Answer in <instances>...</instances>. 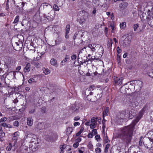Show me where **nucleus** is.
I'll list each match as a JSON object with an SVG mask.
<instances>
[{
	"mask_svg": "<svg viewBox=\"0 0 153 153\" xmlns=\"http://www.w3.org/2000/svg\"><path fill=\"white\" fill-rule=\"evenodd\" d=\"M138 25L137 24H136L133 25V27L134 29V31H137V30L138 27Z\"/></svg>",
	"mask_w": 153,
	"mask_h": 153,
	"instance_id": "473e14b6",
	"label": "nucleus"
},
{
	"mask_svg": "<svg viewBox=\"0 0 153 153\" xmlns=\"http://www.w3.org/2000/svg\"><path fill=\"white\" fill-rule=\"evenodd\" d=\"M68 59L69 56L68 55H66L65 58V59L63 60L64 62L65 63V62H66L67 61V59Z\"/></svg>",
	"mask_w": 153,
	"mask_h": 153,
	"instance_id": "052dcab7",
	"label": "nucleus"
},
{
	"mask_svg": "<svg viewBox=\"0 0 153 153\" xmlns=\"http://www.w3.org/2000/svg\"><path fill=\"white\" fill-rule=\"evenodd\" d=\"M12 144L11 143H9L8 146L7 147L6 149L8 151H10L11 150L12 147Z\"/></svg>",
	"mask_w": 153,
	"mask_h": 153,
	"instance_id": "72a5a7b5",
	"label": "nucleus"
},
{
	"mask_svg": "<svg viewBox=\"0 0 153 153\" xmlns=\"http://www.w3.org/2000/svg\"><path fill=\"white\" fill-rule=\"evenodd\" d=\"M132 86L133 87V86L132 85H131V83L129 85L127 86H123L121 87L120 88V91L121 92L124 94H127V93L128 91L131 88V86Z\"/></svg>",
	"mask_w": 153,
	"mask_h": 153,
	"instance_id": "1a4fd4ad",
	"label": "nucleus"
},
{
	"mask_svg": "<svg viewBox=\"0 0 153 153\" xmlns=\"http://www.w3.org/2000/svg\"><path fill=\"white\" fill-rule=\"evenodd\" d=\"M110 147V144H108L106 145L105 149V152L107 153L108 152V149Z\"/></svg>",
	"mask_w": 153,
	"mask_h": 153,
	"instance_id": "e433bc0d",
	"label": "nucleus"
},
{
	"mask_svg": "<svg viewBox=\"0 0 153 153\" xmlns=\"http://www.w3.org/2000/svg\"><path fill=\"white\" fill-rule=\"evenodd\" d=\"M153 139L151 138H146L144 139L143 143L144 146L148 149L152 147Z\"/></svg>",
	"mask_w": 153,
	"mask_h": 153,
	"instance_id": "f03ea898",
	"label": "nucleus"
},
{
	"mask_svg": "<svg viewBox=\"0 0 153 153\" xmlns=\"http://www.w3.org/2000/svg\"><path fill=\"white\" fill-rule=\"evenodd\" d=\"M84 130V128L83 127H81L80 128V130L78 131V132L76 133V136H79L80 134Z\"/></svg>",
	"mask_w": 153,
	"mask_h": 153,
	"instance_id": "2f4dec72",
	"label": "nucleus"
},
{
	"mask_svg": "<svg viewBox=\"0 0 153 153\" xmlns=\"http://www.w3.org/2000/svg\"><path fill=\"white\" fill-rule=\"evenodd\" d=\"M88 138H92L93 137V134L92 132L90 133L88 135Z\"/></svg>",
	"mask_w": 153,
	"mask_h": 153,
	"instance_id": "5fc2aeb1",
	"label": "nucleus"
},
{
	"mask_svg": "<svg viewBox=\"0 0 153 153\" xmlns=\"http://www.w3.org/2000/svg\"><path fill=\"white\" fill-rule=\"evenodd\" d=\"M14 73L13 71H11L8 74H7V76H10V75H11L12 77L13 78V76H14Z\"/></svg>",
	"mask_w": 153,
	"mask_h": 153,
	"instance_id": "de8ad7c7",
	"label": "nucleus"
},
{
	"mask_svg": "<svg viewBox=\"0 0 153 153\" xmlns=\"http://www.w3.org/2000/svg\"><path fill=\"white\" fill-rule=\"evenodd\" d=\"M34 81H35L34 79L33 78L30 79L28 80V82L30 83H31L33 82H34Z\"/></svg>",
	"mask_w": 153,
	"mask_h": 153,
	"instance_id": "bf43d9fd",
	"label": "nucleus"
},
{
	"mask_svg": "<svg viewBox=\"0 0 153 153\" xmlns=\"http://www.w3.org/2000/svg\"><path fill=\"white\" fill-rule=\"evenodd\" d=\"M88 147L90 149H92L93 148V145L91 142H89L88 145Z\"/></svg>",
	"mask_w": 153,
	"mask_h": 153,
	"instance_id": "c03bdc74",
	"label": "nucleus"
},
{
	"mask_svg": "<svg viewBox=\"0 0 153 153\" xmlns=\"http://www.w3.org/2000/svg\"><path fill=\"white\" fill-rule=\"evenodd\" d=\"M90 127L91 129H94L96 127V125L95 123H93L91 124L90 125Z\"/></svg>",
	"mask_w": 153,
	"mask_h": 153,
	"instance_id": "a18cd8bd",
	"label": "nucleus"
},
{
	"mask_svg": "<svg viewBox=\"0 0 153 153\" xmlns=\"http://www.w3.org/2000/svg\"><path fill=\"white\" fill-rule=\"evenodd\" d=\"M148 16L146 17V21L148 24L151 27H153V13L150 10L148 11Z\"/></svg>",
	"mask_w": 153,
	"mask_h": 153,
	"instance_id": "20e7f679",
	"label": "nucleus"
},
{
	"mask_svg": "<svg viewBox=\"0 0 153 153\" xmlns=\"http://www.w3.org/2000/svg\"><path fill=\"white\" fill-rule=\"evenodd\" d=\"M19 136V132L17 131L14 133L12 137V139L13 140L16 141Z\"/></svg>",
	"mask_w": 153,
	"mask_h": 153,
	"instance_id": "aec40b11",
	"label": "nucleus"
},
{
	"mask_svg": "<svg viewBox=\"0 0 153 153\" xmlns=\"http://www.w3.org/2000/svg\"><path fill=\"white\" fill-rule=\"evenodd\" d=\"M73 129L72 128L69 127L67 129L66 131V134L67 135H69L72 132Z\"/></svg>",
	"mask_w": 153,
	"mask_h": 153,
	"instance_id": "412c9836",
	"label": "nucleus"
},
{
	"mask_svg": "<svg viewBox=\"0 0 153 153\" xmlns=\"http://www.w3.org/2000/svg\"><path fill=\"white\" fill-rule=\"evenodd\" d=\"M77 33H75L74 36V44L77 45H79L82 43V39L79 38L78 36Z\"/></svg>",
	"mask_w": 153,
	"mask_h": 153,
	"instance_id": "0eeeda50",
	"label": "nucleus"
},
{
	"mask_svg": "<svg viewBox=\"0 0 153 153\" xmlns=\"http://www.w3.org/2000/svg\"><path fill=\"white\" fill-rule=\"evenodd\" d=\"M117 49L118 53H120L121 52V51L120 49V47H117Z\"/></svg>",
	"mask_w": 153,
	"mask_h": 153,
	"instance_id": "338daca9",
	"label": "nucleus"
},
{
	"mask_svg": "<svg viewBox=\"0 0 153 153\" xmlns=\"http://www.w3.org/2000/svg\"><path fill=\"white\" fill-rule=\"evenodd\" d=\"M80 117L79 116H76L74 118V121H77L79 120Z\"/></svg>",
	"mask_w": 153,
	"mask_h": 153,
	"instance_id": "13d9d810",
	"label": "nucleus"
},
{
	"mask_svg": "<svg viewBox=\"0 0 153 153\" xmlns=\"http://www.w3.org/2000/svg\"><path fill=\"white\" fill-rule=\"evenodd\" d=\"M98 120L99 119L97 117H92L91 119V122L92 123H95L97 122Z\"/></svg>",
	"mask_w": 153,
	"mask_h": 153,
	"instance_id": "bb28decb",
	"label": "nucleus"
},
{
	"mask_svg": "<svg viewBox=\"0 0 153 153\" xmlns=\"http://www.w3.org/2000/svg\"><path fill=\"white\" fill-rule=\"evenodd\" d=\"M79 145V144L78 143H76V142H75L73 144V146L75 148H76L77 147H78Z\"/></svg>",
	"mask_w": 153,
	"mask_h": 153,
	"instance_id": "4d7b16f0",
	"label": "nucleus"
},
{
	"mask_svg": "<svg viewBox=\"0 0 153 153\" xmlns=\"http://www.w3.org/2000/svg\"><path fill=\"white\" fill-rule=\"evenodd\" d=\"M86 20L84 19H80L79 23L81 25H83L85 22Z\"/></svg>",
	"mask_w": 153,
	"mask_h": 153,
	"instance_id": "c9c22d12",
	"label": "nucleus"
},
{
	"mask_svg": "<svg viewBox=\"0 0 153 153\" xmlns=\"http://www.w3.org/2000/svg\"><path fill=\"white\" fill-rule=\"evenodd\" d=\"M140 98L138 97L134 98L131 100H130L129 104L130 106H131L133 107H135L139 104L140 102L139 99Z\"/></svg>",
	"mask_w": 153,
	"mask_h": 153,
	"instance_id": "423d86ee",
	"label": "nucleus"
},
{
	"mask_svg": "<svg viewBox=\"0 0 153 153\" xmlns=\"http://www.w3.org/2000/svg\"><path fill=\"white\" fill-rule=\"evenodd\" d=\"M27 137L30 139V142L31 143H33V145H35L34 147H37L38 146L39 142H38L37 137L35 135L33 134H28Z\"/></svg>",
	"mask_w": 153,
	"mask_h": 153,
	"instance_id": "7ed1b4c3",
	"label": "nucleus"
},
{
	"mask_svg": "<svg viewBox=\"0 0 153 153\" xmlns=\"http://www.w3.org/2000/svg\"><path fill=\"white\" fill-rule=\"evenodd\" d=\"M76 55H73L71 56V59L72 60H74L76 59Z\"/></svg>",
	"mask_w": 153,
	"mask_h": 153,
	"instance_id": "603ef678",
	"label": "nucleus"
},
{
	"mask_svg": "<svg viewBox=\"0 0 153 153\" xmlns=\"http://www.w3.org/2000/svg\"><path fill=\"white\" fill-rule=\"evenodd\" d=\"M44 16L45 18L47 19L49 21L51 20L52 19V18H51V16H50V13H48V15H47L45 14H44Z\"/></svg>",
	"mask_w": 153,
	"mask_h": 153,
	"instance_id": "393cba45",
	"label": "nucleus"
},
{
	"mask_svg": "<svg viewBox=\"0 0 153 153\" xmlns=\"http://www.w3.org/2000/svg\"><path fill=\"white\" fill-rule=\"evenodd\" d=\"M41 63L38 62L34 63V65L37 68H39L41 65Z\"/></svg>",
	"mask_w": 153,
	"mask_h": 153,
	"instance_id": "37998d69",
	"label": "nucleus"
},
{
	"mask_svg": "<svg viewBox=\"0 0 153 153\" xmlns=\"http://www.w3.org/2000/svg\"><path fill=\"white\" fill-rule=\"evenodd\" d=\"M108 141H110L108 140V137H105L104 139V141L105 143H108Z\"/></svg>",
	"mask_w": 153,
	"mask_h": 153,
	"instance_id": "69168bd1",
	"label": "nucleus"
},
{
	"mask_svg": "<svg viewBox=\"0 0 153 153\" xmlns=\"http://www.w3.org/2000/svg\"><path fill=\"white\" fill-rule=\"evenodd\" d=\"M45 128V125L43 122H39L37 124L36 126L35 130L37 131L42 130Z\"/></svg>",
	"mask_w": 153,
	"mask_h": 153,
	"instance_id": "f8f14e48",
	"label": "nucleus"
},
{
	"mask_svg": "<svg viewBox=\"0 0 153 153\" xmlns=\"http://www.w3.org/2000/svg\"><path fill=\"white\" fill-rule=\"evenodd\" d=\"M128 3H127L125 2H122L120 3L119 5V7L122 8H124L126 7L128 5Z\"/></svg>",
	"mask_w": 153,
	"mask_h": 153,
	"instance_id": "b1692460",
	"label": "nucleus"
},
{
	"mask_svg": "<svg viewBox=\"0 0 153 153\" xmlns=\"http://www.w3.org/2000/svg\"><path fill=\"white\" fill-rule=\"evenodd\" d=\"M81 138L80 137H78L77 139H76L75 140V142L79 144V143L81 141Z\"/></svg>",
	"mask_w": 153,
	"mask_h": 153,
	"instance_id": "3c124183",
	"label": "nucleus"
},
{
	"mask_svg": "<svg viewBox=\"0 0 153 153\" xmlns=\"http://www.w3.org/2000/svg\"><path fill=\"white\" fill-rule=\"evenodd\" d=\"M98 48L99 50H98V51L97 52V53L99 55V56H98L99 58H101L104 52V49L103 47L99 44H97V47L96 48Z\"/></svg>",
	"mask_w": 153,
	"mask_h": 153,
	"instance_id": "9d476101",
	"label": "nucleus"
},
{
	"mask_svg": "<svg viewBox=\"0 0 153 153\" xmlns=\"http://www.w3.org/2000/svg\"><path fill=\"white\" fill-rule=\"evenodd\" d=\"M142 137H141L140 138V140L139 141V145L140 146H141L142 145V142L143 141V140L142 141Z\"/></svg>",
	"mask_w": 153,
	"mask_h": 153,
	"instance_id": "09e8293b",
	"label": "nucleus"
},
{
	"mask_svg": "<svg viewBox=\"0 0 153 153\" xmlns=\"http://www.w3.org/2000/svg\"><path fill=\"white\" fill-rule=\"evenodd\" d=\"M5 134L4 132H3L2 128L0 126V136L2 137H4L5 136Z\"/></svg>",
	"mask_w": 153,
	"mask_h": 153,
	"instance_id": "7c9ffc66",
	"label": "nucleus"
},
{
	"mask_svg": "<svg viewBox=\"0 0 153 153\" xmlns=\"http://www.w3.org/2000/svg\"><path fill=\"white\" fill-rule=\"evenodd\" d=\"M92 134H94L95 135L97 134V130L96 129H94L92 130Z\"/></svg>",
	"mask_w": 153,
	"mask_h": 153,
	"instance_id": "8fccbe9b",
	"label": "nucleus"
},
{
	"mask_svg": "<svg viewBox=\"0 0 153 153\" xmlns=\"http://www.w3.org/2000/svg\"><path fill=\"white\" fill-rule=\"evenodd\" d=\"M13 124L14 126L18 127L19 126V122L18 121L16 120L13 122Z\"/></svg>",
	"mask_w": 153,
	"mask_h": 153,
	"instance_id": "79ce46f5",
	"label": "nucleus"
},
{
	"mask_svg": "<svg viewBox=\"0 0 153 153\" xmlns=\"http://www.w3.org/2000/svg\"><path fill=\"white\" fill-rule=\"evenodd\" d=\"M74 125L75 126H79L80 125V123L79 122H75L74 123Z\"/></svg>",
	"mask_w": 153,
	"mask_h": 153,
	"instance_id": "e2e57ef3",
	"label": "nucleus"
},
{
	"mask_svg": "<svg viewBox=\"0 0 153 153\" xmlns=\"http://www.w3.org/2000/svg\"><path fill=\"white\" fill-rule=\"evenodd\" d=\"M85 32H82V31H79L77 33L78 36L79 38L80 37L82 38L83 37L84 34Z\"/></svg>",
	"mask_w": 153,
	"mask_h": 153,
	"instance_id": "5701e85b",
	"label": "nucleus"
},
{
	"mask_svg": "<svg viewBox=\"0 0 153 153\" xmlns=\"http://www.w3.org/2000/svg\"><path fill=\"white\" fill-rule=\"evenodd\" d=\"M133 126L132 125L126 126L121 130L120 136L126 144L129 143L132 136L133 132Z\"/></svg>",
	"mask_w": 153,
	"mask_h": 153,
	"instance_id": "f257e3e1",
	"label": "nucleus"
},
{
	"mask_svg": "<svg viewBox=\"0 0 153 153\" xmlns=\"http://www.w3.org/2000/svg\"><path fill=\"white\" fill-rule=\"evenodd\" d=\"M50 63L52 65L55 66L57 65V62L56 59L52 58L50 60Z\"/></svg>",
	"mask_w": 153,
	"mask_h": 153,
	"instance_id": "6ab92c4d",
	"label": "nucleus"
},
{
	"mask_svg": "<svg viewBox=\"0 0 153 153\" xmlns=\"http://www.w3.org/2000/svg\"><path fill=\"white\" fill-rule=\"evenodd\" d=\"M115 83L116 85H121L122 82L123 78L122 77L118 78L117 77L114 78Z\"/></svg>",
	"mask_w": 153,
	"mask_h": 153,
	"instance_id": "2eb2a0df",
	"label": "nucleus"
},
{
	"mask_svg": "<svg viewBox=\"0 0 153 153\" xmlns=\"http://www.w3.org/2000/svg\"><path fill=\"white\" fill-rule=\"evenodd\" d=\"M126 26V22H123L120 24V27L121 29H123Z\"/></svg>",
	"mask_w": 153,
	"mask_h": 153,
	"instance_id": "c85d7f7f",
	"label": "nucleus"
},
{
	"mask_svg": "<svg viewBox=\"0 0 153 153\" xmlns=\"http://www.w3.org/2000/svg\"><path fill=\"white\" fill-rule=\"evenodd\" d=\"M95 88L94 86V85H92L89 88H87L85 92V95L87 96V97L89 96V95H92L93 93L91 91H93Z\"/></svg>",
	"mask_w": 153,
	"mask_h": 153,
	"instance_id": "6e6552de",
	"label": "nucleus"
},
{
	"mask_svg": "<svg viewBox=\"0 0 153 153\" xmlns=\"http://www.w3.org/2000/svg\"><path fill=\"white\" fill-rule=\"evenodd\" d=\"M146 109L145 108H143L139 112V114L137 116V117L134 120L133 122V125H135L137 123L139 120L143 116Z\"/></svg>",
	"mask_w": 153,
	"mask_h": 153,
	"instance_id": "39448f33",
	"label": "nucleus"
},
{
	"mask_svg": "<svg viewBox=\"0 0 153 153\" xmlns=\"http://www.w3.org/2000/svg\"><path fill=\"white\" fill-rule=\"evenodd\" d=\"M42 112L43 113L46 112V108L45 107H42L41 109Z\"/></svg>",
	"mask_w": 153,
	"mask_h": 153,
	"instance_id": "0e129e2a",
	"label": "nucleus"
},
{
	"mask_svg": "<svg viewBox=\"0 0 153 153\" xmlns=\"http://www.w3.org/2000/svg\"><path fill=\"white\" fill-rule=\"evenodd\" d=\"M90 123H91L90 121H89L86 122L85 123V125H86L87 126H90V124H91Z\"/></svg>",
	"mask_w": 153,
	"mask_h": 153,
	"instance_id": "774afa93",
	"label": "nucleus"
},
{
	"mask_svg": "<svg viewBox=\"0 0 153 153\" xmlns=\"http://www.w3.org/2000/svg\"><path fill=\"white\" fill-rule=\"evenodd\" d=\"M33 120L32 117H28L27 119V124L29 126H31L33 124Z\"/></svg>",
	"mask_w": 153,
	"mask_h": 153,
	"instance_id": "a211bd4d",
	"label": "nucleus"
},
{
	"mask_svg": "<svg viewBox=\"0 0 153 153\" xmlns=\"http://www.w3.org/2000/svg\"><path fill=\"white\" fill-rule=\"evenodd\" d=\"M110 42L109 41H108L107 42V46H110V45H111V46H112V40L111 39L110 40Z\"/></svg>",
	"mask_w": 153,
	"mask_h": 153,
	"instance_id": "a19ab883",
	"label": "nucleus"
},
{
	"mask_svg": "<svg viewBox=\"0 0 153 153\" xmlns=\"http://www.w3.org/2000/svg\"><path fill=\"white\" fill-rule=\"evenodd\" d=\"M101 152V149L100 148L97 147L95 149L96 153H100Z\"/></svg>",
	"mask_w": 153,
	"mask_h": 153,
	"instance_id": "ea45409f",
	"label": "nucleus"
},
{
	"mask_svg": "<svg viewBox=\"0 0 153 153\" xmlns=\"http://www.w3.org/2000/svg\"><path fill=\"white\" fill-rule=\"evenodd\" d=\"M16 45L17 46H20V47H19L20 48H21V46H22V43L19 42H16Z\"/></svg>",
	"mask_w": 153,
	"mask_h": 153,
	"instance_id": "680f3d73",
	"label": "nucleus"
},
{
	"mask_svg": "<svg viewBox=\"0 0 153 153\" xmlns=\"http://www.w3.org/2000/svg\"><path fill=\"white\" fill-rule=\"evenodd\" d=\"M109 27H111L112 30L111 31V32H114V26L113 23H112L111 22L109 25Z\"/></svg>",
	"mask_w": 153,
	"mask_h": 153,
	"instance_id": "a878e982",
	"label": "nucleus"
},
{
	"mask_svg": "<svg viewBox=\"0 0 153 153\" xmlns=\"http://www.w3.org/2000/svg\"><path fill=\"white\" fill-rule=\"evenodd\" d=\"M70 25L69 24L66 25L65 28V33L66 34H68L69 33L70 30Z\"/></svg>",
	"mask_w": 153,
	"mask_h": 153,
	"instance_id": "cd10ccee",
	"label": "nucleus"
},
{
	"mask_svg": "<svg viewBox=\"0 0 153 153\" xmlns=\"http://www.w3.org/2000/svg\"><path fill=\"white\" fill-rule=\"evenodd\" d=\"M7 119L6 117H3L0 119V123L5 122L6 121Z\"/></svg>",
	"mask_w": 153,
	"mask_h": 153,
	"instance_id": "49530a36",
	"label": "nucleus"
},
{
	"mask_svg": "<svg viewBox=\"0 0 153 153\" xmlns=\"http://www.w3.org/2000/svg\"><path fill=\"white\" fill-rule=\"evenodd\" d=\"M129 111L128 110H123L120 113V117L121 118H127L128 116Z\"/></svg>",
	"mask_w": 153,
	"mask_h": 153,
	"instance_id": "9b49d317",
	"label": "nucleus"
},
{
	"mask_svg": "<svg viewBox=\"0 0 153 153\" xmlns=\"http://www.w3.org/2000/svg\"><path fill=\"white\" fill-rule=\"evenodd\" d=\"M0 126H1H1H2L3 127H6L7 128V123H3L1 124Z\"/></svg>",
	"mask_w": 153,
	"mask_h": 153,
	"instance_id": "864d4df0",
	"label": "nucleus"
},
{
	"mask_svg": "<svg viewBox=\"0 0 153 153\" xmlns=\"http://www.w3.org/2000/svg\"><path fill=\"white\" fill-rule=\"evenodd\" d=\"M134 86V88H136L138 90H140L143 86L142 82L138 80H136L135 81V85Z\"/></svg>",
	"mask_w": 153,
	"mask_h": 153,
	"instance_id": "4468645a",
	"label": "nucleus"
},
{
	"mask_svg": "<svg viewBox=\"0 0 153 153\" xmlns=\"http://www.w3.org/2000/svg\"><path fill=\"white\" fill-rule=\"evenodd\" d=\"M95 138L97 140V141H100L101 140L99 135H96L95 137Z\"/></svg>",
	"mask_w": 153,
	"mask_h": 153,
	"instance_id": "58836bf2",
	"label": "nucleus"
},
{
	"mask_svg": "<svg viewBox=\"0 0 153 153\" xmlns=\"http://www.w3.org/2000/svg\"><path fill=\"white\" fill-rule=\"evenodd\" d=\"M109 108L108 107H107L103 111V116H107L108 115V113L109 112Z\"/></svg>",
	"mask_w": 153,
	"mask_h": 153,
	"instance_id": "4be33fe9",
	"label": "nucleus"
},
{
	"mask_svg": "<svg viewBox=\"0 0 153 153\" xmlns=\"http://www.w3.org/2000/svg\"><path fill=\"white\" fill-rule=\"evenodd\" d=\"M53 8L56 11H58L59 10V8L55 4L53 5Z\"/></svg>",
	"mask_w": 153,
	"mask_h": 153,
	"instance_id": "4c0bfd02",
	"label": "nucleus"
},
{
	"mask_svg": "<svg viewBox=\"0 0 153 153\" xmlns=\"http://www.w3.org/2000/svg\"><path fill=\"white\" fill-rule=\"evenodd\" d=\"M30 64L28 63L24 68V71L25 73L29 72L30 70Z\"/></svg>",
	"mask_w": 153,
	"mask_h": 153,
	"instance_id": "f3484780",
	"label": "nucleus"
},
{
	"mask_svg": "<svg viewBox=\"0 0 153 153\" xmlns=\"http://www.w3.org/2000/svg\"><path fill=\"white\" fill-rule=\"evenodd\" d=\"M100 58H99L98 57V58H96L95 56H94L93 57H91V58H89V59L91 60H99Z\"/></svg>",
	"mask_w": 153,
	"mask_h": 153,
	"instance_id": "6e6d98bb",
	"label": "nucleus"
},
{
	"mask_svg": "<svg viewBox=\"0 0 153 153\" xmlns=\"http://www.w3.org/2000/svg\"><path fill=\"white\" fill-rule=\"evenodd\" d=\"M96 46L97 47V44L93 43L89 44L87 47L90 48L91 51L93 52H95V48Z\"/></svg>",
	"mask_w": 153,
	"mask_h": 153,
	"instance_id": "dca6fc26",
	"label": "nucleus"
},
{
	"mask_svg": "<svg viewBox=\"0 0 153 153\" xmlns=\"http://www.w3.org/2000/svg\"><path fill=\"white\" fill-rule=\"evenodd\" d=\"M62 38H60L59 39L57 40H55V42L56 45L59 44L60 43L62 42Z\"/></svg>",
	"mask_w": 153,
	"mask_h": 153,
	"instance_id": "c756f323",
	"label": "nucleus"
},
{
	"mask_svg": "<svg viewBox=\"0 0 153 153\" xmlns=\"http://www.w3.org/2000/svg\"><path fill=\"white\" fill-rule=\"evenodd\" d=\"M19 16H17L14 19V21L13 22V23L14 24L16 23H17L19 20Z\"/></svg>",
	"mask_w": 153,
	"mask_h": 153,
	"instance_id": "f704fd0d",
	"label": "nucleus"
},
{
	"mask_svg": "<svg viewBox=\"0 0 153 153\" xmlns=\"http://www.w3.org/2000/svg\"><path fill=\"white\" fill-rule=\"evenodd\" d=\"M80 105H81L79 104L75 103V104L72 106L71 109L75 112L78 113L79 111Z\"/></svg>",
	"mask_w": 153,
	"mask_h": 153,
	"instance_id": "ddd939ff",
	"label": "nucleus"
}]
</instances>
